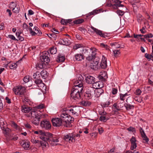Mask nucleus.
<instances>
[{"instance_id":"1","label":"nucleus","mask_w":153,"mask_h":153,"mask_svg":"<svg viewBox=\"0 0 153 153\" xmlns=\"http://www.w3.org/2000/svg\"><path fill=\"white\" fill-rule=\"evenodd\" d=\"M83 87L74 85L72 90L71 97L74 100H77L82 98V94Z\"/></svg>"},{"instance_id":"2","label":"nucleus","mask_w":153,"mask_h":153,"mask_svg":"<svg viewBox=\"0 0 153 153\" xmlns=\"http://www.w3.org/2000/svg\"><path fill=\"white\" fill-rule=\"evenodd\" d=\"M60 117L64 124V125L66 127H68L71 123L74 121V118L72 117L70 115L66 114L65 112H63L61 114Z\"/></svg>"},{"instance_id":"3","label":"nucleus","mask_w":153,"mask_h":153,"mask_svg":"<svg viewBox=\"0 0 153 153\" xmlns=\"http://www.w3.org/2000/svg\"><path fill=\"white\" fill-rule=\"evenodd\" d=\"M94 88H95L91 87H88L87 88L85 96L87 97L88 99H91L93 96L95 92Z\"/></svg>"},{"instance_id":"4","label":"nucleus","mask_w":153,"mask_h":153,"mask_svg":"<svg viewBox=\"0 0 153 153\" xmlns=\"http://www.w3.org/2000/svg\"><path fill=\"white\" fill-rule=\"evenodd\" d=\"M15 94L17 95H22L24 94L26 88L22 85L17 86L13 89Z\"/></svg>"},{"instance_id":"5","label":"nucleus","mask_w":153,"mask_h":153,"mask_svg":"<svg viewBox=\"0 0 153 153\" xmlns=\"http://www.w3.org/2000/svg\"><path fill=\"white\" fill-rule=\"evenodd\" d=\"M49 52L48 51H45L43 52L42 55L40 56V59L42 62L45 64L46 63H48L50 61L49 57L48 56L49 55Z\"/></svg>"},{"instance_id":"6","label":"nucleus","mask_w":153,"mask_h":153,"mask_svg":"<svg viewBox=\"0 0 153 153\" xmlns=\"http://www.w3.org/2000/svg\"><path fill=\"white\" fill-rule=\"evenodd\" d=\"M53 125L55 126L59 127L62 124V122L61 119V118H53L52 120Z\"/></svg>"},{"instance_id":"7","label":"nucleus","mask_w":153,"mask_h":153,"mask_svg":"<svg viewBox=\"0 0 153 153\" xmlns=\"http://www.w3.org/2000/svg\"><path fill=\"white\" fill-rule=\"evenodd\" d=\"M53 134L51 133L48 132H45L42 131V133L40 136V138L44 140H49V138L52 137Z\"/></svg>"},{"instance_id":"8","label":"nucleus","mask_w":153,"mask_h":153,"mask_svg":"<svg viewBox=\"0 0 153 153\" xmlns=\"http://www.w3.org/2000/svg\"><path fill=\"white\" fill-rule=\"evenodd\" d=\"M40 125L41 127L46 129H50L51 127V125L50 122L47 120L41 121Z\"/></svg>"},{"instance_id":"9","label":"nucleus","mask_w":153,"mask_h":153,"mask_svg":"<svg viewBox=\"0 0 153 153\" xmlns=\"http://www.w3.org/2000/svg\"><path fill=\"white\" fill-rule=\"evenodd\" d=\"M83 79V78L82 76L81 75H79L78 79L74 82V85L83 87V85L82 84V81Z\"/></svg>"},{"instance_id":"10","label":"nucleus","mask_w":153,"mask_h":153,"mask_svg":"<svg viewBox=\"0 0 153 153\" xmlns=\"http://www.w3.org/2000/svg\"><path fill=\"white\" fill-rule=\"evenodd\" d=\"M64 140L66 141H70L71 142H74L75 141V136H73L72 134L69 133L67 135L64 136Z\"/></svg>"},{"instance_id":"11","label":"nucleus","mask_w":153,"mask_h":153,"mask_svg":"<svg viewBox=\"0 0 153 153\" xmlns=\"http://www.w3.org/2000/svg\"><path fill=\"white\" fill-rule=\"evenodd\" d=\"M107 78L108 75L107 72L105 71L101 72L100 75L98 76L99 79L103 82H105Z\"/></svg>"},{"instance_id":"12","label":"nucleus","mask_w":153,"mask_h":153,"mask_svg":"<svg viewBox=\"0 0 153 153\" xmlns=\"http://www.w3.org/2000/svg\"><path fill=\"white\" fill-rule=\"evenodd\" d=\"M91 28L93 30L92 31V32H95L97 34L100 36L104 38L105 37V35L104 33H102V31L96 29L93 26H91Z\"/></svg>"},{"instance_id":"13","label":"nucleus","mask_w":153,"mask_h":153,"mask_svg":"<svg viewBox=\"0 0 153 153\" xmlns=\"http://www.w3.org/2000/svg\"><path fill=\"white\" fill-rule=\"evenodd\" d=\"M59 42L60 44L65 45H68L71 44L70 41L65 37L63 39H60Z\"/></svg>"},{"instance_id":"14","label":"nucleus","mask_w":153,"mask_h":153,"mask_svg":"<svg viewBox=\"0 0 153 153\" xmlns=\"http://www.w3.org/2000/svg\"><path fill=\"white\" fill-rule=\"evenodd\" d=\"M92 51H93L91 48L86 47H84L82 50V54L83 55H85L86 56H88L89 55V53Z\"/></svg>"},{"instance_id":"15","label":"nucleus","mask_w":153,"mask_h":153,"mask_svg":"<svg viewBox=\"0 0 153 153\" xmlns=\"http://www.w3.org/2000/svg\"><path fill=\"white\" fill-rule=\"evenodd\" d=\"M86 82L88 84H92L95 82V78L93 76L88 75L85 78Z\"/></svg>"},{"instance_id":"16","label":"nucleus","mask_w":153,"mask_h":153,"mask_svg":"<svg viewBox=\"0 0 153 153\" xmlns=\"http://www.w3.org/2000/svg\"><path fill=\"white\" fill-rule=\"evenodd\" d=\"M21 145L26 149H27L30 146V142L27 140H23L20 142Z\"/></svg>"},{"instance_id":"17","label":"nucleus","mask_w":153,"mask_h":153,"mask_svg":"<svg viewBox=\"0 0 153 153\" xmlns=\"http://www.w3.org/2000/svg\"><path fill=\"white\" fill-rule=\"evenodd\" d=\"M100 65L101 67L103 69H105L107 67V59L104 56H102V59Z\"/></svg>"},{"instance_id":"18","label":"nucleus","mask_w":153,"mask_h":153,"mask_svg":"<svg viewBox=\"0 0 153 153\" xmlns=\"http://www.w3.org/2000/svg\"><path fill=\"white\" fill-rule=\"evenodd\" d=\"M99 62L97 60H94L91 65V68L94 70H97L99 68L98 64Z\"/></svg>"},{"instance_id":"19","label":"nucleus","mask_w":153,"mask_h":153,"mask_svg":"<svg viewBox=\"0 0 153 153\" xmlns=\"http://www.w3.org/2000/svg\"><path fill=\"white\" fill-rule=\"evenodd\" d=\"M129 99V97L127 98L126 100V103H125L124 104V106L126 107V109L127 110H129L131 109H133L134 108V106L133 105H131L128 102V100Z\"/></svg>"},{"instance_id":"20","label":"nucleus","mask_w":153,"mask_h":153,"mask_svg":"<svg viewBox=\"0 0 153 153\" xmlns=\"http://www.w3.org/2000/svg\"><path fill=\"white\" fill-rule=\"evenodd\" d=\"M102 9H96L92 11L89 13L88 15L87 16H90L91 15H95L98 13H100L102 12H103Z\"/></svg>"},{"instance_id":"21","label":"nucleus","mask_w":153,"mask_h":153,"mask_svg":"<svg viewBox=\"0 0 153 153\" xmlns=\"http://www.w3.org/2000/svg\"><path fill=\"white\" fill-rule=\"evenodd\" d=\"M65 59V57L64 55L61 54H59L57 56L56 61L58 62H62L64 61Z\"/></svg>"},{"instance_id":"22","label":"nucleus","mask_w":153,"mask_h":153,"mask_svg":"<svg viewBox=\"0 0 153 153\" xmlns=\"http://www.w3.org/2000/svg\"><path fill=\"white\" fill-rule=\"evenodd\" d=\"M96 54V53L95 51H92L91 53H89V55L86 56L87 59L89 61L92 60L95 57Z\"/></svg>"},{"instance_id":"23","label":"nucleus","mask_w":153,"mask_h":153,"mask_svg":"<svg viewBox=\"0 0 153 153\" xmlns=\"http://www.w3.org/2000/svg\"><path fill=\"white\" fill-rule=\"evenodd\" d=\"M30 111V114L31 116L33 118L38 117H41V115L39 113H38V112L35 111L34 109L32 110L31 109Z\"/></svg>"},{"instance_id":"24","label":"nucleus","mask_w":153,"mask_h":153,"mask_svg":"<svg viewBox=\"0 0 153 153\" xmlns=\"http://www.w3.org/2000/svg\"><path fill=\"white\" fill-rule=\"evenodd\" d=\"M75 59L76 60L80 61L84 59V56L82 53L77 54L75 55Z\"/></svg>"},{"instance_id":"25","label":"nucleus","mask_w":153,"mask_h":153,"mask_svg":"<svg viewBox=\"0 0 153 153\" xmlns=\"http://www.w3.org/2000/svg\"><path fill=\"white\" fill-rule=\"evenodd\" d=\"M22 112L25 113H28L31 111V108L30 107L24 105L22 106Z\"/></svg>"},{"instance_id":"26","label":"nucleus","mask_w":153,"mask_h":153,"mask_svg":"<svg viewBox=\"0 0 153 153\" xmlns=\"http://www.w3.org/2000/svg\"><path fill=\"white\" fill-rule=\"evenodd\" d=\"M40 118L41 117H38L35 118H34V119L32 120L31 121L32 123L35 125H38L39 123Z\"/></svg>"},{"instance_id":"27","label":"nucleus","mask_w":153,"mask_h":153,"mask_svg":"<svg viewBox=\"0 0 153 153\" xmlns=\"http://www.w3.org/2000/svg\"><path fill=\"white\" fill-rule=\"evenodd\" d=\"M113 1L115 3L114 6H115L117 7H124L123 5L121 4L122 1L119 0H113Z\"/></svg>"},{"instance_id":"28","label":"nucleus","mask_w":153,"mask_h":153,"mask_svg":"<svg viewBox=\"0 0 153 153\" xmlns=\"http://www.w3.org/2000/svg\"><path fill=\"white\" fill-rule=\"evenodd\" d=\"M42 78L44 79H46L48 76L49 74L46 70H42L40 73Z\"/></svg>"},{"instance_id":"29","label":"nucleus","mask_w":153,"mask_h":153,"mask_svg":"<svg viewBox=\"0 0 153 153\" xmlns=\"http://www.w3.org/2000/svg\"><path fill=\"white\" fill-rule=\"evenodd\" d=\"M104 93V91L100 87L98 88L97 91L96 95L97 97H99L100 96L103 94Z\"/></svg>"},{"instance_id":"30","label":"nucleus","mask_w":153,"mask_h":153,"mask_svg":"<svg viewBox=\"0 0 153 153\" xmlns=\"http://www.w3.org/2000/svg\"><path fill=\"white\" fill-rule=\"evenodd\" d=\"M72 21V20L71 19H62L61 22V23L62 25H66L68 23H69L70 24H72L71 23Z\"/></svg>"},{"instance_id":"31","label":"nucleus","mask_w":153,"mask_h":153,"mask_svg":"<svg viewBox=\"0 0 153 153\" xmlns=\"http://www.w3.org/2000/svg\"><path fill=\"white\" fill-rule=\"evenodd\" d=\"M84 22V20L83 19H78L74 21L73 22H71L72 24H81Z\"/></svg>"},{"instance_id":"32","label":"nucleus","mask_w":153,"mask_h":153,"mask_svg":"<svg viewBox=\"0 0 153 153\" xmlns=\"http://www.w3.org/2000/svg\"><path fill=\"white\" fill-rule=\"evenodd\" d=\"M3 130V132L4 135H8L10 131V129L6 127L2 129Z\"/></svg>"},{"instance_id":"33","label":"nucleus","mask_w":153,"mask_h":153,"mask_svg":"<svg viewBox=\"0 0 153 153\" xmlns=\"http://www.w3.org/2000/svg\"><path fill=\"white\" fill-rule=\"evenodd\" d=\"M129 2L133 6H135L140 2V0H129Z\"/></svg>"},{"instance_id":"34","label":"nucleus","mask_w":153,"mask_h":153,"mask_svg":"<svg viewBox=\"0 0 153 153\" xmlns=\"http://www.w3.org/2000/svg\"><path fill=\"white\" fill-rule=\"evenodd\" d=\"M48 141L49 142H50V141H52L54 142H57L59 141V140L58 138L55 137H54L53 135L50 138H49V140H48Z\"/></svg>"},{"instance_id":"35","label":"nucleus","mask_w":153,"mask_h":153,"mask_svg":"<svg viewBox=\"0 0 153 153\" xmlns=\"http://www.w3.org/2000/svg\"><path fill=\"white\" fill-rule=\"evenodd\" d=\"M81 104L84 106H89L91 103L90 102L88 101H82L81 102Z\"/></svg>"},{"instance_id":"36","label":"nucleus","mask_w":153,"mask_h":153,"mask_svg":"<svg viewBox=\"0 0 153 153\" xmlns=\"http://www.w3.org/2000/svg\"><path fill=\"white\" fill-rule=\"evenodd\" d=\"M14 7L13 8V9H12L13 11L15 13H18L19 11L20 7L19 6H16L15 4H14Z\"/></svg>"},{"instance_id":"37","label":"nucleus","mask_w":153,"mask_h":153,"mask_svg":"<svg viewBox=\"0 0 153 153\" xmlns=\"http://www.w3.org/2000/svg\"><path fill=\"white\" fill-rule=\"evenodd\" d=\"M33 29L36 32V33L38 36H40L42 34V32L37 27H35Z\"/></svg>"},{"instance_id":"38","label":"nucleus","mask_w":153,"mask_h":153,"mask_svg":"<svg viewBox=\"0 0 153 153\" xmlns=\"http://www.w3.org/2000/svg\"><path fill=\"white\" fill-rule=\"evenodd\" d=\"M48 140H43L42 141H40L41 143H39V146H44L45 147L46 146L47 144H48Z\"/></svg>"},{"instance_id":"39","label":"nucleus","mask_w":153,"mask_h":153,"mask_svg":"<svg viewBox=\"0 0 153 153\" xmlns=\"http://www.w3.org/2000/svg\"><path fill=\"white\" fill-rule=\"evenodd\" d=\"M12 125L13 127L16 130H18L19 131H20L21 130V128L14 122H12Z\"/></svg>"},{"instance_id":"40","label":"nucleus","mask_w":153,"mask_h":153,"mask_svg":"<svg viewBox=\"0 0 153 153\" xmlns=\"http://www.w3.org/2000/svg\"><path fill=\"white\" fill-rule=\"evenodd\" d=\"M56 48H54V47L51 48L49 50L50 53L52 54H55L56 53Z\"/></svg>"},{"instance_id":"41","label":"nucleus","mask_w":153,"mask_h":153,"mask_svg":"<svg viewBox=\"0 0 153 153\" xmlns=\"http://www.w3.org/2000/svg\"><path fill=\"white\" fill-rule=\"evenodd\" d=\"M112 109L117 110V111H120V109L119 106H118L117 103H115L114 104L112 107Z\"/></svg>"},{"instance_id":"42","label":"nucleus","mask_w":153,"mask_h":153,"mask_svg":"<svg viewBox=\"0 0 153 153\" xmlns=\"http://www.w3.org/2000/svg\"><path fill=\"white\" fill-rule=\"evenodd\" d=\"M108 119V117H106L105 116H101L99 118L100 120L103 122H105Z\"/></svg>"},{"instance_id":"43","label":"nucleus","mask_w":153,"mask_h":153,"mask_svg":"<svg viewBox=\"0 0 153 153\" xmlns=\"http://www.w3.org/2000/svg\"><path fill=\"white\" fill-rule=\"evenodd\" d=\"M137 147V143L136 142L131 143V149L133 150L134 149L136 148Z\"/></svg>"},{"instance_id":"44","label":"nucleus","mask_w":153,"mask_h":153,"mask_svg":"<svg viewBox=\"0 0 153 153\" xmlns=\"http://www.w3.org/2000/svg\"><path fill=\"white\" fill-rule=\"evenodd\" d=\"M42 62L39 63L36 65V67L37 68H39L40 69H42L43 68V63H42Z\"/></svg>"},{"instance_id":"45","label":"nucleus","mask_w":153,"mask_h":153,"mask_svg":"<svg viewBox=\"0 0 153 153\" xmlns=\"http://www.w3.org/2000/svg\"><path fill=\"white\" fill-rule=\"evenodd\" d=\"M139 131L142 137L144 136H146V135L144 131L143 130V128L141 127H140Z\"/></svg>"},{"instance_id":"46","label":"nucleus","mask_w":153,"mask_h":153,"mask_svg":"<svg viewBox=\"0 0 153 153\" xmlns=\"http://www.w3.org/2000/svg\"><path fill=\"white\" fill-rule=\"evenodd\" d=\"M30 77L29 76H25L23 79V80L24 81V82L25 83L27 82H28L29 81L30 79Z\"/></svg>"},{"instance_id":"47","label":"nucleus","mask_w":153,"mask_h":153,"mask_svg":"<svg viewBox=\"0 0 153 153\" xmlns=\"http://www.w3.org/2000/svg\"><path fill=\"white\" fill-rule=\"evenodd\" d=\"M82 44H78L75 45L73 47V49H77L78 48L82 47Z\"/></svg>"},{"instance_id":"48","label":"nucleus","mask_w":153,"mask_h":153,"mask_svg":"<svg viewBox=\"0 0 153 153\" xmlns=\"http://www.w3.org/2000/svg\"><path fill=\"white\" fill-rule=\"evenodd\" d=\"M153 35L152 33H149L144 36V38L146 39H148L149 38L153 37Z\"/></svg>"},{"instance_id":"49","label":"nucleus","mask_w":153,"mask_h":153,"mask_svg":"<svg viewBox=\"0 0 153 153\" xmlns=\"http://www.w3.org/2000/svg\"><path fill=\"white\" fill-rule=\"evenodd\" d=\"M110 102L109 101L106 102L105 103H102V104H101V105L102 107H107L110 105Z\"/></svg>"},{"instance_id":"50","label":"nucleus","mask_w":153,"mask_h":153,"mask_svg":"<svg viewBox=\"0 0 153 153\" xmlns=\"http://www.w3.org/2000/svg\"><path fill=\"white\" fill-rule=\"evenodd\" d=\"M0 126L2 129L6 127L3 121H2L1 120L0 121Z\"/></svg>"},{"instance_id":"51","label":"nucleus","mask_w":153,"mask_h":153,"mask_svg":"<svg viewBox=\"0 0 153 153\" xmlns=\"http://www.w3.org/2000/svg\"><path fill=\"white\" fill-rule=\"evenodd\" d=\"M127 129L129 131H131L132 132H135V128L131 126L129 127L128 128H127Z\"/></svg>"},{"instance_id":"52","label":"nucleus","mask_w":153,"mask_h":153,"mask_svg":"<svg viewBox=\"0 0 153 153\" xmlns=\"http://www.w3.org/2000/svg\"><path fill=\"white\" fill-rule=\"evenodd\" d=\"M48 35L50 38H53L55 40H56V36L54 33L50 34L49 35L48 34Z\"/></svg>"},{"instance_id":"53","label":"nucleus","mask_w":153,"mask_h":153,"mask_svg":"<svg viewBox=\"0 0 153 153\" xmlns=\"http://www.w3.org/2000/svg\"><path fill=\"white\" fill-rule=\"evenodd\" d=\"M117 13L119 16H123L124 13L123 11L119 10H117Z\"/></svg>"},{"instance_id":"54","label":"nucleus","mask_w":153,"mask_h":153,"mask_svg":"<svg viewBox=\"0 0 153 153\" xmlns=\"http://www.w3.org/2000/svg\"><path fill=\"white\" fill-rule=\"evenodd\" d=\"M68 110L70 111H71L72 114L73 115H74L76 113L75 108H71L70 109H68Z\"/></svg>"},{"instance_id":"55","label":"nucleus","mask_w":153,"mask_h":153,"mask_svg":"<svg viewBox=\"0 0 153 153\" xmlns=\"http://www.w3.org/2000/svg\"><path fill=\"white\" fill-rule=\"evenodd\" d=\"M127 95H128V94L126 93L124 94H120V100L122 101H123L124 100V97Z\"/></svg>"},{"instance_id":"56","label":"nucleus","mask_w":153,"mask_h":153,"mask_svg":"<svg viewBox=\"0 0 153 153\" xmlns=\"http://www.w3.org/2000/svg\"><path fill=\"white\" fill-rule=\"evenodd\" d=\"M17 66L16 63H13L10 65L9 67L11 69H14Z\"/></svg>"},{"instance_id":"57","label":"nucleus","mask_w":153,"mask_h":153,"mask_svg":"<svg viewBox=\"0 0 153 153\" xmlns=\"http://www.w3.org/2000/svg\"><path fill=\"white\" fill-rule=\"evenodd\" d=\"M36 79V80H35V82L36 84H41L42 83V80L40 79H38V77Z\"/></svg>"},{"instance_id":"58","label":"nucleus","mask_w":153,"mask_h":153,"mask_svg":"<svg viewBox=\"0 0 153 153\" xmlns=\"http://www.w3.org/2000/svg\"><path fill=\"white\" fill-rule=\"evenodd\" d=\"M100 82H94L93 84V86H95L96 88H97L98 87H100V86L99 85V83Z\"/></svg>"},{"instance_id":"59","label":"nucleus","mask_w":153,"mask_h":153,"mask_svg":"<svg viewBox=\"0 0 153 153\" xmlns=\"http://www.w3.org/2000/svg\"><path fill=\"white\" fill-rule=\"evenodd\" d=\"M111 46H115V48H120V46L119 45V44H118L117 43H114L111 44Z\"/></svg>"},{"instance_id":"60","label":"nucleus","mask_w":153,"mask_h":153,"mask_svg":"<svg viewBox=\"0 0 153 153\" xmlns=\"http://www.w3.org/2000/svg\"><path fill=\"white\" fill-rule=\"evenodd\" d=\"M7 37L10 38L11 39H12L13 40H15V41H18V40L17 39H16L15 37L13 35H9Z\"/></svg>"},{"instance_id":"61","label":"nucleus","mask_w":153,"mask_h":153,"mask_svg":"<svg viewBox=\"0 0 153 153\" xmlns=\"http://www.w3.org/2000/svg\"><path fill=\"white\" fill-rule=\"evenodd\" d=\"M99 114L101 116H105L107 114V113L106 112L100 111L99 112Z\"/></svg>"},{"instance_id":"62","label":"nucleus","mask_w":153,"mask_h":153,"mask_svg":"<svg viewBox=\"0 0 153 153\" xmlns=\"http://www.w3.org/2000/svg\"><path fill=\"white\" fill-rule=\"evenodd\" d=\"M36 108L38 109H42L44 108V105L43 104L39 105H38L36 106Z\"/></svg>"},{"instance_id":"63","label":"nucleus","mask_w":153,"mask_h":153,"mask_svg":"<svg viewBox=\"0 0 153 153\" xmlns=\"http://www.w3.org/2000/svg\"><path fill=\"white\" fill-rule=\"evenodd\" d=\"M31 141L33 143L36 144L37 143H39V140H36L35 138H32L31 140Z\"/></svg>"},{"instance_id":"64","label":"nucleus","mask_w":153,"mask_h":153,"mask_svg":"<svg viewBox=\"0 0 153 153\" xmlns=\"http://www.w3.org/2000/svg\"><path fill=\"white\" fill-rule=\"evenodd\" d=\"M142 91L141 90L139 89H137L135 92V94L137 95H140Z\"/></svg>"}]
</instances>
